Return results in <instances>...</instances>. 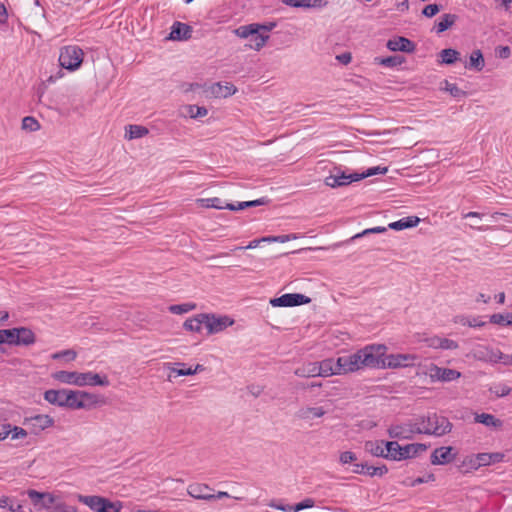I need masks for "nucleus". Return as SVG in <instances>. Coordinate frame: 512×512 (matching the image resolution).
Returning a JSON list of instances; mask_svg holds the SVG:
<instances>
[{
    "instance_id": "nucleus-1",
    "label": "nucleus",
    "mask_w": 512,
    "mask_h": 512,
    "mask_svg": "<svg viewBox=\"0 0 512 512\" xmlns=\"http://www.w3.org/2000/svg\"><path fill=\"white\" fill-rule=\"evenodd\" d=\"M53 378L61 383L72 384L76 386H108L110 384L106 375L101 376L97 373L89 372H70L57 371L53 374Z\"/></svg>"
},
{
    "instance_id": "nucleus-2",
    "label": "nucleus",
    "mask_w": 512,
    "mask_h": 512,
    "mask_svg": "<svg viewBox=\"0 0 512 512\" xmlns=\"http://www.w3.org/2000/svg\"><path fill=\"white\" fill-rule=\"evenodd\" d=\"M275 26L276 24L273 22L266 25L252 23L238 27L235 33L240 38L249 39V47L259 51L269 38L268 32Z\"/></svg>"
},
{
    "instance_id": "nucleus-3",
    "label": "nucleus",
    "mask_w": 512,
    "mask_h": 512,
    "mask_svg": "<svg viewBox=\"0 0 512 512\" xmlns=\"http://www.w3.org/2000/svg\"><path fill=\"white\" fill-rule=\"evenodd\" d=\"M417 418L422 427L423 434L426 435L441 437L450 433L453 427L447 417L436 413H428L427 415L419 416Z\"/></svg>"
},
{
    "instance_id": "nucleus-4",
    "label": "nucleus",
    "mask_w": 512,
    "mask_h": 512,
    "mask_svg": "<svg viewBox=\"0 0 512 512\" xmlns=\"http://www.w3.org/2000/svg\"><path fill=\"white\" fill-rule=\"evenodd\" d=\"M386 351L387 347L383 344L367 345L359 349L357 352L361 356V367L384 368Z\"/></svg>"
},
{
    "instance_id": "nucleus-5",
    "label": "nucleus",
    "mask_w": 512,
    "mask_h": 512,
    "mask_svg": "<svg viewBox=\"0 0 512 512\" xmlns=\"http://www.w3.org/2000/svg\"><path fill=\"white\" fill-rule=\"evenodd\" d=\"M78 501L95 512H120L122 509L120 501L113 502L108 498L97 495H78Z\"/></svg>"
},
{
    "instance_id": "nucleus-6",
    "label": "nucleus",
    "mask_w": 512,
    "mask_h": 512,
    "mask_svg": "<svg viewBox=\"0 0 512 512\" xmlns=\"http://www.w3.org/2000/svg\"><path fill=\"white\" fill-rule=\"evenodd\" d=\"M84 58L83 50L77 45H68L60 50L59 63L61 67L74 71L78 69Z\"/></svg>"
},
{
    "instance_id": "nucleus-7",
    "label": "nucleus",
    "mask_w": 512,
    "mask_h": 512,
    "mask_svg": "<svg viewBox=\"0 0 512 512\" xmlns=\"http://www.w3.org/2000/svg\"><path fill=\"white\" fill-rule=\"evenodd\" d=\"M98 402V397L85 391L68 390L65 396V407L70 409H83Z\"/></svg>"
},
{
    "instance_id": "nucleus-8",
    "label": "nucleus",
    "mask_w": 512,
    "mask_h": 512,
    "mask_svg": "<svg viewBox=\"0 0 512 512\" xmlns=\"http://www.w3.org/2000/svg\"><path fill=\"white\" fill-rule=\"evenodd\" d=\"M356 181H360L359 173H348L340 167H334L330 175L325 178V184L332 188L346 186Z\"/></svg>"
},
{
    "instance_id": "nucleus-9",
    "label": "nucleus",
    "mask_w": 512,
    "mask_h": 512,
    "mask_svg": "<svg viewBox=\"0 0 512 512\" xmlns=\"http://www.w3.org/2000/svg\"><path fill=\"white\" fill-rule=\"evenodd\" d=\"M199 317L204 319V325L210 335L219 333L234 323L228 316H217L214 313H201Z\"/></svg>"
},
{
    "instance_id": "nucleus-10",
    "label": "nucleus",
    "mask_w": 512,
    "mask_h": 512,
    "mask_svg": "<svg viewBox=\"0 0 512 512\" xmlns=\"http://www.w3.org/2000/svg\"><path fill=\"white\" fill-rule=\"evenodd\" d=\"M23 425L26 426L31 433L38 435L43 430L54 425V419L49 415L37 414L34 416L24 417Z\"/></svg>"
},
{
    "instance_id": "nucleus-11",
    "label": "nucleus",
    "mask_w": 512,
    "mask_h": 512,
    "mask_svg": "<svg viewBox=\"0 0 512 512\" xmlns=\"http://www.w3.org/2000/svg\"><path fill=\"white\" fill-rule=\"evenodd\" d=\"M310 302L311 299L309 297L300 293H287L270 300V304L273 307H295Z\"/></svg>"
},
{
    "instance_id": "nucleus-12",
    "label": "nucleus",
    "mask_w": 512,
    "mask_h": 512,
    "mask_svg": "<svg viewBox=\"0 0 512 512\" xmlns=\"http://www.w3.org/2000/svg\"><path fill=\"white\" fill-rule=\"evenodd\" d=\"M361 356L358 355V352L339 356L337 358V365L338 371H340V374H346L350 372H355L359 369H361Z\"/></svg>"
},
{
    "instance_id": "nucleus-13",
    "label": "nucleus",
    "mask_w": 512,
    "mask_h": 512,
    "mask_svg": "<svg viewBox=\"0 0 512 512\" xmlns=\"http://www.w3.org/2000/svg\"><path fill=\"white\" fill-rule=\"evenodd\" d=\"M457 452L452 446H442L434 449L430 456L432 465H446L455 460Z\"/></svg>"
},
{
    "instance_id": "nucleus-14",
    "label": "nucleus",
    "mask_w": 512,
    "mask_h": 512,
    "mask_svg": "<svg viewBox=\"0 0 512 512\" xmlns=\"http://www.w3.org/2000/svg\"><path fill=\"white\" fill-rule=\"evenodd\" d=\"M418 357L414 354H385L384 368H402L409 367L415 364Z\"/></svg>"
},
{
    "instance_id": "nucleus-15",
    "label": "nucleus",
    "mask_w": 512,
    "mask_h": 512,
    "mask_svg": "<svg viewBox=\"0 0 512 512\" xmlns=\"http://www.w3.org/2000/svg\"><path fill=\"white\" fill-rule=\"evenodd\" d=\"M27 494L37 511L49 509L55 503V496L48 492H38L30 489Z\"/></svg>"
},
{
    "instance_id": "nucleus-16",
    "label": "nucleus",
    "mask_w": 512,
    "mask_h": 512,
    "mask_svg": "<svg viewBox=\"0 0 512 512\" xmlns=\"http://www.w3.org/2000/svg\"><path fill=\"white\" fill-rule=\"evenodd\" d=\"M386 46L389 50L394 52L401 51L406 53H412L416 49V45L413 41L402 36H397L392 39H389Z\"/></svg>"
},
{
    "instance_id": "nucleus-17",
    "label": "nucleus",
    "mask_w": 512,
    "mask_h": 512,
    "mask_svg": "<svg viewBox=\"0 0 512 512\" xmlns=\"http://www.w3.org/2000/svg\"><path fill=\"white\" fill-rule=\"evenodd\" d=\"M192 27L188 24L175 21L171 27L168 39L176 41L188 40L192 36Z\"/></svg>"
},
{
    "instance_id": "nucleus-18",
    "label": "nucleus",
    "mask_w": 512,
    "mask_h": 512,
    "mask_svg": "<svg viewBox=\"0 0 512 512\" xmlns=\"http://www.w3.org/2000/svg\"><path fill=\"white\" fill-rule=\"evenodd\" d=\"M461 376L460 372L450 368H442L432 365L430 368V377L432 379L440 380L443 382H450L458 379Z\"/></svg>"
},
{
    "instance_id": "nucleus-19",
    "label": "nucleus",
    "mask_w": 512,
    "mask_h": 512,
    "mask_svg": "<svg viewBox=\"0 0 512 512\" xmlns=\"http://www.w3.org/2000/svg\"><path fill=\"white\" fill-rule=\"evenodd\" d=\"M212 491H213V489L211 487H209L208 485L199 484V483L191 484L187 488V493L191 497H193L195 499H199V500L211 501L213 498L212 493H211Z\"/></svg>"
},
{
    "instance_id": "nucleus-20",
    "label": "nucleus",
    "mask_w": 512,
    "mask_h": 512,
    "mask_svg": "<svg viewBox=\"0 0 512 512\" xmlns=\"http://www.w3.org/2000/svg\"><path fill=\"white\" fill-rule=\"evenodd\" d=\"M197 204L203 208H215V209H224L225 208V209H229L232 211L235 209L234 204L227 203L218 197L197 199Z\"/></svg>"
},
{
    "instance_id": "nucleus-21",
    "label": "nucleus",
    "mask_w": 512,
    "mask_h": 512,
    "mask_svg": "<svg viewBox=\"0 0 512 512\" xmlns=\"http://www.w3.org/2000/svg\"><path fill=\"white\" fill-rule=\"evenodd\" d=\"M337 359L327 358L320 362H317L319 376L328 377L331 375H340V371H338Z\"/></svg>"
},
{
    "instance_id": "nucleus-22",
    "label": "nucleus",
    "mask_w": 512,
    "mask_h": 512,
    "mask_svg": "<svg viewBox=\"0 0 512 512\" xmlns=\"http://www.w3.org/2000/svg\"><path fill=\"white\" fill-rule=\"evenodd\" d=\"M466 217H477L480 221L484 222H503L508 223L510 222L509 216L507 214L503 213H478V212H469L464 215V218Z\"/></svg>"
},
{
    "instance_id": "nucleus-23",
    "label": "nucleus",
    "mask_w": 512,
    "mask_h": 512,
    "mask_svg": "<svg viewBox=\"0 0 512 512\" xmlns=\"http://www.w3.org/2000/svg\"><path fill=\"white\" fill-rule=\"evenodd\" d=\"M475 459L477 460L478 466L480 468L503 461L504 454L501 452L478 453L475 454Z\"/></svg>"
},
{
    "instance_id": "nucleus-24",
    "label": "nucleus",
    "mask_w": 512,
    "mask_h": 512,
    "mask_svg": "<svg viewBox=\"0 0 512 512\" xmlns=\"http://www.w3.org/2000/svg\"><path fill=\"white\" fill-rule=\"evenodd\" d=\"M290 240V235H281V236H266L262 237L260 239H255L249 242L246 246H237L232 251H242L246 249H253L256 248L261 242H273V241H279V242H286Z\"/></svg>"
},
{
    "instance_id": "nucleus-25",
    "label": "nucleus",
    "mask_w": 512,
    "mask_h": 512,
    "mask_svg": "<svg viewBox=\"0 0 512 512\" xmlns=\"http://www.w3.org/2000/svg\"><path fill=\"white\" fill-rule=\"evenodd\" d=\"M67 389L54 390L50 389L45 391L44 399L50 404L57 405L59 407H65V396Z\"/></svg>"
},
{
    "instance_id": "nucleus-26",
    "label": "nucleus",
    "mask_w": 512,
    "mask_h": 512,
    "mask_svg": "<svg viewBox=\"0 0 512 512\" xmlns=\"http://www.w3.org/2000/svg\"><path fill=\"white\" fill-rule=\"evenodd\" d=\"M16 339V345H24L29 346L35 343L36 337L34 332L26 327H18L17 328V337Z\"/></svg>"
},
{
    "instance_id": "nucleus-27",
    "label": "nucleus",
    "mask_w": 512,
    "mask_h": 512,
    "mask_svg": "<svg viewBox=\"0 0 512 512\" xmlns=\"http://www.w3.org/2000/svg\"><path fill=\"white\" fill-rule=\"evenodd\" d=\"M456 20H457V15H455V14H450V13L443 14L439 18V21L435 23L433 29L436 31L437 34L443 33L444 31H446L447 29L452 27Z\"/></svg>"
},
{
    "instance_id": "nucleus-28",
    "label": "nucleus",
    "mask_w": 512,
    "mask_h": 512,
    "mask_svg": "<svg viewBox=\"0 0 512 512\" xmlns=\"http://www.w3.org/2000/svg\"><path fill=\"white\" fill-rule=\"evenodd\" d=\"M364 448L367 452H369L375 457L385 458L384 440L366 441L364 444Z\"/></svg>"
},
{
    "instance_id": "nucleus-29",
    "label": "nucleus",
    "mask_w": 512,
    "mask_h": 512,
    "mask_svg": "<svg viewBox=\"0 0 512 512\" xmlns=\"http://www.w3.org/2000/svg\"><path fill=\"white\" fill-rule=\"evenodd\" d=\"M474 420L476 423H481L487 427L501 428L503 425L500 419L488 413L476 414Z\"/></svg>"
},
{
    "instance_id": "nucleus-30",
    "label": "nucleus",
    "mask_w": 512,
    "mask_h": 512,
    "mask_svg": "<svg viewBox=\"0 0 512 512\" xmlns=\"http://www.w3.org/2000/svg\"><path fill=\"white\" fill-rule=\"evenodd\" d=\"M485 66V60L481 50L476 49L472 51L469 57V63L466 65V68L474 69L476 71H482Z\"/></svg>"
},
{
    "instance_id": "nucleus-31",
    "label": "nucleus",
    "mask_w": 512,
    "mask_h": 512,
    "mask_svg": "<svg viewBox=\"0 0 512 512\" xmlns=\"http://www.w3.org/2000/svg\"><path fill=\"white\" fill-rule=\"evenodd\" d=\"M237 91L236 87L233 84L227 83L226 85H221L220 83H216L211 87V93L215 97H228Z\"/></svg>"
},
{
    "instance_id": "nucleus-32",
    "label": "nucleus",
    "mask_w": 512,
    "mask_h": 512,
    "mask_svg": "<svg viewBox=\"0 0 512 512\" xmlns=\"http://www.w3.org/2000/svg\"><path fill=\"white\" fill-rule=\"evenodd\" d=\"M149 130L141 125L130 124L125 127V137L128 139H138L146 136Z\"/></svg>"
},
{
    "instance_id": "nucleus-33",
    "label": "nucleus",
    "mask_w": 512,
    "mask_h": 512,
    "mask_svg": "<svg viewBox=\"0 0 512 512\" xmlns=\"http://www.w3.org/2000/svg\"><path fill=\"white\" fill-rule=\"evenodd\" d=\"M458 469L463 474L478 470L479 466L477 460L475 459V454L466 456L461 464L458 465Z\"/></svg>"
},
{
    "instance_id": "nucleus-34",
    "label": "nucleus",
    "mask_w": 512,
    "mask_h": 512,
    "mask_svg": "<svg viewBox=\"0 0 512 512\" xmlns=\"http://www.w3.org/2000/svg\"><path fill=\"white\" fill-rule=\"evenodd\" d=\"M317 362L308 363L295 370V375L298 377H316L319 376V370L317 369Z\"/></svg>"
},
{
    "instance_id": "nucleus-35",
    "label": "nucleus",
    "mask_w": 512,
    "mask_h": 512,
    "mask_svg": "<svg viewBox=\"0 0 512 512\" xmlns=\"http://www.w3.org/2000/svg\"><path fill=\"white\" fill-rule=\"evenodd\" d=\"M407 430H408L407 424L392 425L388 429V435L391 438L410 439V435Z\"/></svg>"
},
{
    "instance_id": "nucleus-36",
    "label": "nucleus",
    "mask_w": 512,
    "mask_h": 512,
    "mask_svg": "<svg viewBox=\"0 0 512 512\" xmlns=\"http://www.w3.org/2000/svg\"><path fill=\"white\" fill-rule=\"evenodd\" d=\"M202 325H204V319L199 317L198 314L195 315L194 317L187 319L183 324V328L187 331L199 333L202 330Z\"/></svg>"
},
{
    "instance_id": "nucleus-37",
    "label": "nucleus",
    "mask_w": 512,
    "mask_h": 512,
    "mask_svg": "<svg viewBox=\"0 0 512 512\" xmlns=\"http://www.w3.org/2000/svg\"><path fill=\"white\" fill-rule=\"evenodd\" d=\"M400 445L396 441H385V459L398 461Z\"/></svg>"
},
{
    "instance_id": "nucleus-38",
    "label": "nucleus",
    "mask_w": 512,
    "mask_h": 512,
    "mask_svg": "<svg viewBox=\"0 0 512 512\" xmlns=\"http://www.w3.org/2000/svg\"><path fill=\"white\" fill-rule=\"evenodd\" d=\"M440 56L442 63L452 65L459 59L460 53L455 49L447 48L440 52Z\"/></svg>"
},
{
    "instance_id": "nucleus-39",
    "label": "nucleus",
    "mask_w": 512,
    "mask_h": 512,
    "mask_svg": "<svg viewBox=\"0 0 512 512\" xmlns=\"http://www.w3.org/2000/svg\"><path fill=\"white\" fill-rule=\"evenodd\" d=\"M490 322L500 326H512V313H495L490 316Z\"/></svg>"
},
{
    "instance_id": "nucleus-40",
    "label": "nucleus",
    "mask_w": 512,
    "mask_h": 512,
    "mask_svg": "<svg viewBox=\"0 0 512 512\" xmlns=\"http://www.w3.org/2000/svg\"><path fill=\"white\" fill-rule=\"evenodd\" d=\"M376 60L378 61L379 64L391 68L401 65L405 61L404 57L400 55H393L385 58H376Z\"/></svg>"
},
{
    "instance_id": "nucleus-41",
    "label": "nucleus",
    "mask_w": 512,
    "mask_h": 512,
    "mask_svg": "<svg viewBox=\"0 0 512 512\" xmlns=\"http://www.w3.org/2000/svg\"><path fill=\"white\" fill-rule=\"evenodd\" d=\"M196 307H197V305L195 303L176 304V305H171L169 307V311L173 314L180 315V314H184L189 311H192V310L196 309Z\"/></svg>"
},
{
    "instance_id": "nucleus-42",
    "label": "nucleus",
    "mask_w": 512,
    "mask_h": 512,
    "mask_svg": "<svg viewBox=\"0 0 512 512\" xmlns=\"http://www.w3.org/2000/svg\"><path fill=\"white\" fill-rule=\"evenodd\" d=\"M22 129L33 132L40 129L39 122L32 116H26L22 120Z\"/></svg>"
},
{
    "instance_id": "nucleus-43",
    "label": "nucleus",
    "mask_w": 512,
    "mask_h": 512,
    "mask_svg": "<svg viewBox=\"0 0 512 512\" xmlns=\"http://www.w3.org/2000/svg\"><path fill=\"white\" fill-rule=\"evenodd\" d=\"M511 390V387L503 383H499L490 387V392L493 393L496 397L507 396L510 394Z\"/></svg>"
},
{
    "instance_id": "nucleus-44",
    "label": "nucleus",
    "mask_w": 512,
    "mask_h": 512,
    "mask_svg": "<svg viewBox=\"0 0 512 512\" xmlns=\"http://www.w3.org/2000/svg\"><path fill=\"white\" fill-rule=\"evenodd\" d=\"M300 412H301L300 416L302 418H309L310 415H312V417L319 418V417H322L326 413L325 410L323 409V407H308L305 410H301Z\"/></svg>"
},
{
    "instance_id": "nucleus-45",
    "label": "nucleus",
    "mask_w": 512,
    "mask_h": 512,
    "mask_svg": "<svg viewBox=\"0 0 512 512\" xmlns=\"http://www.w3.org/2000/svg\"><path fill=\"white\" fill-rule=\"evenodd\" d=\"M268 201L269 200H267L266 198H260V199L253 200V201L239 202L237 205H235V209L233 211H238V210H242V209L249 208V207L264 205V204L268 203Z\"/></svg>"
},
{
    "instance_id": "nucleus-46",
    "label": "nucleus",
    "mask_w": 512,
    "mask_h": 512,
    "mask_svg": "<svg viewBox=\"0 0 512 512\" xmlns=\"http://www.w3.org/2000/svg\"><path fill=\"white\" fill-rule=\"evenodd\" d=\"M387 171H388V167H386V166L385 167L376 166V167L369 168L362 173H359V178H360V180H362L364 178L374 176L376 174H386Z\"/></svg>"
},
{
    "instance_id": "nucleus-47",
    "label": "nucleus",
    "mask_w": 512,
    "mask_h": 512,
    "mask_svg": "<svg viewBox=\"0 0 512 512\" xmlns=\"http://www.w3.org/2000/svg\"><path fill=\"white\" fill-rule=\"evenodd\" d=\"M397 456L398 461L410 459L416 456L413 454V444H407L405 446H400V453Z\"/></svg>"
},
{
    "instance_id": "nucleus-48",
    "label": "nucleus",
    "mask_w": 512,
    "mask_h": 512,
    "mask_svg": "<svg viewBox=\"0 0 512 512\" xmlns=\"http://www.w3.org/2000/svg\"><path fill=\"white\" fill-rule=\"evenodd\" d=\"M2 335L4 336L5 343L9 345H16L17 328L2 329Z\"/></svg>"
},
{
    "instance_id": "nucleus-49",
    "label": "nucleus",
    "mask_w": 512,
    "mask_h": 512,
    "mask_svg": "<svg viewBox=\"0 0 512 512\" xmlns=\"http://www.w3.org/2000/svg\"><path fill=\"white\" fill-rule=\"evenodd\" d=\"M188 113L191 118H199V117L206 116L208 111L205 107L197 106V105H190L188 107Z\"/></svg>"
},
{
    "instance_id": "nucleus-50",
    "label": "nucleus",
    "mask_w": 512,
    "mask_h": 512,
    "mask_svg": "<svg viewBox=\"0 0 512 512\" xmlns=\"http://www.w3.org/2000/svg\"><path fill=\"white\" fill-rule=\"evenodd\" d=\"M77 356V353L72 349L59 351L52 355L53 359L66 358L68 361H73Z\"/></svg>"
},
{
    "instance_id": "nucleus-51",
    "label": "nucleus",
    "mask_w": 512,
    "mask_h": 512,
    "mask_svg": "<svg viewBox=\"0 0 512 512\" xmlns=\"http://www.w3.org/2000/svg\"><path fill=\"white\" fill-rule=\"evenodd\" d=\"M445 89L455 98L464 97L466 95V93L463 90H461L456 84H452L447 81Z\"/></svg>"
},
{
    "instance_id": "nucleus-52",
    "label": "nucleus",
    "mask_w": 512,
    "mask_h": 512,
    "mask_svg": "<svg viewBox=\"0 0 512 512\" xmlns=\"http://www.w3.org/2000/svg\"><path fill=\"white\" fill-rule=\"evenodd\" d=\"M440 9H441V6L438 4H429L423 8L422 14L425 17L431 18V17L435 16L440 11Z\"/></svg>"
},
{
    "instance_id": "nucleus-53",
    "label": "nucleus",
    "mask_w": 512,
    "mask_h": 512,
    "mask_svg": "<svg viewBox=\"0 0 512 512\" xmlns=\"http://www.w3.org/2000/svg\"><path fill=\"white\" fill-rule=\"evenodd\" d=\"M408 432L410 435V438L412 437V434H423L422 427L419 424L418 418H415L412 422L407 424Z\"/></svg>"
},
{
    "instance_id": "nucleus-54",
    "label": "nucleus",
    "mask_w": 512,
    "mask_h": 512,
    "mask_svg": "<svg viewBox=\"0 0 512 512\" xmlns=\"http://www.w3.org/2000/svg\"><path fill=\"white\" fill-rule=\"evenodd\" d=\"M177 366H180V368H172L171 372L176 373L177 376H189L193 375L192 368H186L185 363H176Z\"/></svg>"
},
{
    "instance_id": "nucleus-55",
    "label": "nucleus",
    "mask_w": 512,
    "mask_h": 512,
    "mask_svg": "<svg viewBox=\"0 0 512 512\" xmlns=\"http://www.w3.org/2000/svg\"><path fill=\"white\" fill-rule=\"evenodd\" d=\"M54 512H78L77 508L64 502L54 503Z\"/></svg>"
},
{
    "instance_id": "nucleus-56",
    "label": "nucleus",
    "mask_w": 512,
    "mask_h": 512,
    "mask_svg": "<svg viewBox=\"0 0 512 512\" xmlns=\"http://www.w3.org/2000/svg\"><path fill=\"white\" fill-rule=\"evenodd\" d=\"M339 460L342 464H350L357 460V456L352 451H344L340 454Z\"/></svg>"
},
{
    "instance_id": "nucleus-57",
    "label": "nucleus",
    "mask_w": 512,
    "mask_h": 512,
    "mask_svg": "<svg viewBox=\"0 0 512 512\" xmlns=\"http://www.w3.org/2000/svg\"><path fill=\"white\" fill-rule=\"evenodd\" d=\"M437 345L442 349H455L458 347L457 343L447 338H437Z\"/></svg>"
},
{
    "instance_id": "nucleus-58",
    "label": "nucleus",
    "mask_w": 512,
    "mask_h": 512,
    "mask_svg": "<svg viewBox=\"0 0 512 512\" xmlns=\"http://www.w3.org/2000/svg\"><path fill=\"white\" fill-rule=\"evenodd\" d=\"M386 230L387 228L385 226H374L372 228L364 230L362 233H357L355 236H353V239L361 237L363 235L383 233Z\"/></svg>"
},
{
    "instance_id": "nucleus-59",
    "label": "nucleus",
    "mask_w": 512,
    "mask_h": 512,
    "mask_svg": "<svg viewBox=\"0 0 512 512\" xmlns=\"http://www.w3.org/2000/svg\"><path fill=\"white\" fill-rule=\"evenodd\" d=\"M421 219L417 216H407L398 220L392 221L389 224H419Z\"/></svg>"
},
{
    "instance_id": "nucleus-60",
    "label": "nucleus",
    "mask_w": 512,
    "mask_h": 512,
    "mask_svg": "<svg viewBox=\"0 0 512 512\" xmlns=\"http://www.w3.org/2000/svg\"><path fill=\"white\" fill-rule=\"evenodd\" d=\"M11 439H20V438H24L27 436V430L22 428V427H18V426H14L12 427L11 426Z\"/></svg>"
},
{
    "instance_id": "nucleus-61",
    "label": "nucleus",
    "mask_w": 512,
    "mask_h": 512,
    "mask_svg": "<svg viewBox=\"0 0 512 512\" xmlns=\"http://www.w3.org/2000/svg\"><path fill=\"white\" fill-rule=\"evenodd\" d=\"M269 506L272 508H275L277 510L284 511V512H298V510L295 508V504L294 505H283V504H278V503L272 501L269 504Z\"/></svg>"
},
{
    "instance_id": "nucleus-62",
    "label": "nucleus",
    "mask_w": 512,
    "mask_h": 512,
    "mask_svg": "<svg viewBox=\"0 0 512 512\" xmlns=\"http://www.w3.org/2000/svg\"><path fill=\"white\" fill-rule=\"evenodd\" d=\"M496 55L501 59H507L511 55V49L509 46H498L495 49Z\"/></svg>"
},
{
    "instance_id": "nucleus-63",
    "label": "nucleus",
    "mask_w": 512,
    "mask_h": 512,
    "mask_svg": "<svg viewBox=\"0 0 512 512\" xmlns=\"http://www.w3.org/2000/svg\"><path fill=\"white\" fill-rule=\"evenodd\" d=\"M310 0H282L285 5L291 7H309Z\"/></svg>"
},
{
    "instance_id": "nucleus-64",
    "label": "nucleus",
    "mask_w": 512,
    "mask_h": 512,
    "mask_svg": "<svg viewBox=\"0 0 512 512\" xmlns=\"http://www.w3.org/2000/svg\"><path fill=\"white\" fill-rule=\"evenodd\" d=\"M315 505V501L312 498H306L303 501L295 504V508L300 511L307 508H312Z\"/></svg>"
}]
</instances>
